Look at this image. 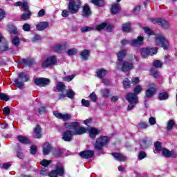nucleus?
<instances>
[{"label":"nucleus","instance_id":"ea45409f","mask_svg":"<svg viewBox=\"0 0 177 177\" xmlns=\"http://www.w3.org/2000/svg\"><path fill=\"white\" fill-rule=\"evenodd\" d=\"M91 2L96 6H103L104 5L103 0H91Z\"/></svg>","mask_w":177,"mask_h":177},{"label":"nucleus","instance_id":"dca6fc26","mask_svg":"<svg viewBox=\"0 0 177 177\" xmlns=\"http://www.w3.org/2000/svg\"><path fill=\"white\" fill-rule=\"evenodd\" d=\"M0 50L1 52H5L6 50H9V47L8 46V41L2 37L0 34Z\"/></svg>","mask_w":177,"mask_h":177},{"label":"nucleus","instance_id":"6e6d98bb","mask_svg":"<svg viewBox=\"0 0 177 177\" xmlns=\"http://www.w3.org/2000/svg\"><path fill=\"white\" fill-rule=\"evenodd\" d=\"M82 104L84 107H89L91 106V102L88 100H86L85 99L82 100Z\"/></svg>","mask_w":177,"mask_h":177},{"label":"nucleus","instance_id":"0eeeda50","mask_svg":"<svg viewBox=\"0 0 177 177\" xmlns=\"http://www.w3.org/2000/svg\"><path fill=\"white\" fill-rule=\"evenodd\" d=\"M140 55L142 57H147L149 55L153 56L157 53V48H144L140 50Z\"/></svg>","mask_w":177,"mask_h":177},{"label":"nucleus","instance_id":"4be33fe9","mask_svg":"<svg viewBox=\"0 0 177 177\" xmlns=\"http://www.w3.org/2000/svg\"><path fill=\"white\" fill-rule=\"evenodd\" d=\"M67 48V44L66 43H60L55 45L54 50L56 52H63Z\"/></svg>","mask_w":177,"mask_h":177},{"label":"nucleus","instance_id":"393cba45","mask_svg":"<svg viewBox=\"0 0 177 177\" xmlns=\"http://www.w3.org/2000/svg\"><path fill=\"white\" fill-rule=\"evenodd\" d=\"M100 95L102 97H104L105 99H107V97H110L111 91L109 88H102L100 91Z\"/></svg>","mask_w":177,"mask_h":177},{"label":"nucleus","instance_id":"e2e57ef3","mask_svg":"<svg viewBox=\"0 0 177 177\" xmlns=\"http://www.w3.org/2000/svg\"><path fill=\"white\" fill-rule=\"evenodd\" d=\"M155 149L158 151H161V142H160L158 141L156 142V143L155 144Z\"/></svg>","mask_w":177,"mask_h":177},{"label":"nucleus","instance_id":"8fccbe9b","mask_svg":"<svg viewBox=\"0 0 177 177\" xmlns=\"http://www.w3.org/2000/svg\"><path fill=\"white\" fill-rule=\"evenodd\" d=\"M89 97L93 102H97V95H96V93L95 92H93L91 94H90Z\"/></svg>","mask_w":177,"mask_h":177},{"label":"nucleus","instance_id":"de8ad7c7","mask_svg":"<svg viewBox=\"0 0 177 177\" xmlns=\"http://www.w3.org/2000/svg\"><path fill=\"white\" fill-rule=\"evenodd\" d=\"M93 30V28L90 27V26H84L82 28L81 32H89V31H92Z\"/></svg>","mask_w":177,"mask_h":177},{"label":"nucleus","instance_id":"bb28decb","mask_svg":"<svg viewBox=\"0 0 177 177\" xmlns=\"http://www.w3.org/2000/svg\"><path fill=\"white\" fill-rule=\"evenodd\" d=\"M33 136L37 139H39L42 134L41 133V127L39 125H37L33 133Z\"/></svg>","mask_w":177,"mask_h":177},{"label":"nucleus","instance_id":"7ed1b4c3","mask_svg":"<svg viewBox=\"0 0 177 177\" xmlns=\"http://www.w3.org/2000/svg\"><path fill=\"white\" fill-rule=\"evenodd\" d=\"M30 80V76L24 73H18V77L15 79V86L19 89L24 88V83Z\"/></svg>","mask_w":177,"mask_h":177},{"label":"nucleus","instance_id":"052dcab7","mask_svg":"<svg viewBox=\"0 0 177 177\" xmlns=\"http://www.w3.org/2000/svg\"><path fill=\"white\" fill-rule=\"evenodd\" d=\"M151 74L153 75V77H154V78H157V77H158V75H160V72L156 71V69H151Z\"/></svg>","mask_w":177,"mask_h":177},{"label":"nucleus","instance_id":"09e8293b","mask_svg":"<svg viewBox=\"0 0 177 177\" xmlns=\"http://www.w3.org/2000/svg\"><path fill=\"white\" fill-rule=\"evenodd\" d=\"M75 77V75H71L69 76L64 77L63 80L64 81H66V82H70V81H73L74 78Z\"/></svg>","mask_w":177,"mask_h":177},{"label":"nucleus","instance_id":"a18cd8bd","mask_svg":"<svg viewBox=\"0 0 177 177\" xmlns=\"http://www.w3.org/2000/svg\"><path fill=\"white\" fill-rule=\"evenodd\" d=\"M160 100H167L168 99V93H160L159 94Z\"/></svg>","mask_w":177,"mask_h":177},{"label":"nucleus","instance_id":"a878e982","mask_svg":"<svg viewBox=\"0 0 177 177\" xmlns=\"http://www.w3.org/2000/svg\"><path fill=\"white\" fill-rule=\"evenodd\" d=\"M52 151V146L49 143H46L43 146V153L44 156H48L49 153Z\"/></svg>","mask_w":177,"mask_h":177},{"label":"nucleus","instance_id":"e433bc0d","mask_svg":"<svg viewBox=\"0 0 177 177\" xmlns=\"http://www.w3.org/2000/svg\"><path fill=\"white\" fill-rule=\"evenodd\" d=\"M175 127V122L174 120H169L167 123V131H171Z\"/></svg>","mask_w":177,"mask_h":177},{"label":"nucleus","instance_id":"5701e85b","mask_svg":"<svg viewBox=\"0 0 177 177\" xmlns=\"http://www.w3.org/2000/svg\"><path fill=\"white\" fill-rule=\"evenodd\" d=\"M107 71L104 68H100L97 69L96 71V75L98 78H104V77H106L107 75Z\"/></svg>","mask_w":177,"mask_h":177},{"label":"nucleus","instance_id":"c756f323","mask_svg":"<svg viewBox=\"0 0 177 177\" xmlns=\"http://www.w3.org/2000/svg\"><path fill=\"white\" fill-rule=\"evenodd\" d=\"M82 15L84 17H88V16H91V9L89 8V6H88V5H85L83 7Z\"/></svg>","mask_w":177,"mask_h":177},{"label":"nucleus","instance_id":"0e129e2a","mask_svg":"<svg viewBox=\"0 0 177 177\" xmlns=\"http://www.w3.org/2000/svg\"><path fill=\"white\" fill-rule=\"evenodd\" d=\"M23 30H24V31H30L31 30V27L30 26V24H25L23 26Z\"/></svg>","mask_w":177,"mask_h":177},{"label":"nucleus","instance_id":"ddd939ff","mask_svg":"<svg viewBox=\"0 0 177 177\" xmlns=\"http://www.w3.org/2000/svg\"><path fill=\"white\" fill-rule=\"evenodd\" d=\"M157 91V87L154 83L149 84V88L145 91V95L147 97H153L154 93Z\"/></svg>","mask_w":177,"mask_h":177},{"label":"nucleus","instance_id":"680f3d73","mask_svg":"<svg viewBox=\"0 0 177 177\" xmlns=\"http://www.w3.org/2000/svg\"><path fill=\"white\" fill-rule=\"evenodd\" d=\"M144 31L148 35H153V30H151V29H150L147 27L144 28Z\"/></svg>","mask_w":177,"mask_h":177},{"label":"nucleus","instance_id":"864d4df0","mask_svg":"<svg viewBox=\"0 0 177 177\" xmlns=\"http://www.w3.org/2000/svg\"><path fill=\"white\" fill-rule=\"evenodd\" d=\"M10 34H17V29L15 26H11L8 28Z\"/></svg>","mask_w":177,"mask_h":177},{"label":"nucleus","instance_id":"f3484780","mask_svg":"<svg viewBox=\"0 0 177 177\" xmlns=\"http://www.w3.org/2000/svg\"><path fill=\"white\" fill-rule=\"evenodd\" d=\"M78 127H80V123L78 122L64 124V127L66 128V129H73V131H75V129H78Z\"/></svg>","mask_w":177,"mask_h":177},{"label":"nucleus","instance_id":"774afa93","mask_svg":"<svg viewBox=\"0 0 177 177\" xmlns=\"http://www.w3.org/2000/svg\"><path fill=\"white\" fill-rule=\"evenodd\" d=\"M57 172L55 170H53L50 174H49V176L50 177H57Z\"/></svg>","mask_w":177,"mask_h":177},{"label":"nucleus","instance_id":"9d476101","mask_svg":"<svg viewBox=\"0 0 177 177\" xmlns=\"http://www.w3.org/2000/svg\"><path fill=\"white\" fill-rule=\"evenodd\" d=\"M143 41H145V37L138 36L137 39H134L131 41L130 45H131V46H134L135 48H139V46H142V45H143Z\"/></svg>","mask_w":177,"mask_h":177},{"label":"nucleus","instance_id":"37998d69","mask_svg":"<svg viewBox=\"0 0 177 177\" xmlns=\"http://www.w3.org/2000/svg\"><path fill=\"white\" fill-rule=\"evenodd\" d=\"M77 48H71L67 50L66 53L68 55V56H73L74 55H77Z\"/></svg>","mask_w":177,"mask_h":177},{"label":"nucleus","instance_id":"aec40b11","mask_svg":"<svg viewBox=\"0 0 177 177\" xmlns=\"http://www.w3.org/2000/svg\"><path fill=\"white\" fill-rule=\"evenodd\" d=\"M36 27L38 31H44V30H46V28L49 27V23L47 21H41L37 24Z\"/></svg>","mask_w":177,"mask_h":177},{"label":"nucleus","instance_id":"603ef678","mask_svg":"<svg viewBox=\"0 0 177 177\" xmlns=\"http://www.w3.org/2000/svg\"><path fill=\"white\" fill-rule=\"evenodd\" d=\"M52 162V160H43L40 162L41 165H43V167H48L49 164Z\"/></svg>","mask_w":177,"mask_h":177},{"label":"nucleus","instance_id":"c9c22d12","mask_svg":"<svg viewBox=\"0 0 177 177\" xmlns=\"http://www.w3.org/2000/svg\"><path fill=\"white\" fill-rule=\"evenodd\" d=\"M57 89L59 92H63L66 89V85L63 82H58L57 84Z\"/></svg>","mask_w":177,"mask_h":177},{"label":"nucleus","instance_id":"a211bd4d","mask_svg":"<svg viewBox=\"0 0 177 177\" xmlns=\"http://www.w3.org/2000/svg\"><path fill=\"white\" fill-rule=\"evenodd\" d=\"M154 23H157L159 26H161L162 28H169V24L167 20L162 19H157L153 20Z\"/></svg>","mask_w":177,"mask_h":177},{"label":"nucleus","instance_id":"69168bd1","mask_svg":"<svg viewBox=\"0 0 177 177\" xmlns=\"http://www.w3.org/2000/svg\"><path fill=\"white\" fill-rule=\"evenodd\" d=\"M37 146H35V145L32 146L30 147V153L31 154H36L37 153Z\"/></svg>","mask_w":177,"mask_h":177},{"label":"nucleus","instance_id":"473e14b6","mask_svg":"<svg viewBox=\"0 0 177 177\" xmlns=\"http://www.w3.org/2000/svg\"><path fill=\"white\" fill-rule=\"evenodd\" d=\"M122 30L124 32H129L131 31V23H124L122 26Z\"/></svg>","mask_w":177,"mask_h":177},{"label":"nucleus","instance_id":"3c124183","mask_svg":"<svg viewBox=\"0 0 177 177\" xmlns=\"http://www.w3.org/2000/svg\"><path fill=\"white\" fill-rule=\"evenodd\" d=\"M22 9H24V12H30L28 10V3L27 1H24L21 6Z\"/></svg>","mask_w":177,"mask_h":177},{"label":"nucleus","instance_id":"58836bf2","mask_svg":"<svg viewBox=\"0 0 177 177\" xmlns=\"http://www.w3.org/2000/svg\"><path fill=\"white\" fill-rule=\"evenodd\" d=\"M123 87L124 89H128V88H131V82L129 81V79L126 78L123 81Z\"/></svg>","mask_w":177,"mask_h":177},{"label":"nucleus","instance_id":"49530a36","mask_svg":"<svg viewBox=\"0 0 177 177\" xmlns=\"http://www.w3.org/2000/svg\"><path fill=\"white\" fill-rule=\"evenodd\" d=\"M138 127L140 129H146L149 127V124L147 122H141L138 124Z\"/></svg>","mask_w":177,"mask_h":177},{"label":"nucleus","instance_id":"72a5a7b5","mask_svg":"<svg viewBox=\"0 0 177 177\" xmlns=\"http://www.w3.org/2000/svg\"><path fill=\"white\" fill-rule=\"evenodd\" d=\"M118 10H120V4H113L111 12L113 15H116L118 13Z\"/></svg>","mask_w":177,"mask_h":177},{"label":"nucleus","instance_id":"a19ab883","mask_svg":"<svg viewBox=\"0 0 177 177\" xmlns=\"http://www.w3.org/2000/svg\"><path fill=\"white\" fill-rule=\"evenodd\" d=\"M106 27H107V24L102 23L101 24H99L96 26V30L97 31H102V30L106 29Z\"/></svg>","mask_w":177,"mask_h":177},{"label":"nucleus","instance_id":"20e7f679","mask_svg":"<svg viewBox=\"0 0 177 177\" xmlns=\"http://www.w3.org/2000/svg\"><path fill=\"white\" fill-rule=\"evenodd\" d=\"M110 142V139L106 136H102L96 139L95 142L94 143V149L95 150H102L104 146Z\"/></svg>","mask_w":177,"mask_h":177},{"label":"nucleus","instance_id":"338daca9","mask_svg":"<svg viewBox=\"0 0 177 177\" xmlns=\"http://www.w3.org/2000/svg\"><path fill=\"white\" fill-rule=\"evenodd\" d=\"M149 123L150 124V125H156V118L151 117L149 119Z\"/></svg>","mask_w":177,"mask_h":177},{"label":"nucleus","instance_id":"39448f33","mask_svg":"<svg viewBox=\"0 0 177 177\" xmlns=\"http://www.w3.org/2000/svg\"><path fill=\"white\" fill-rule=\"evenodd\" d=\"M81 8V1L80 0H73L71 1L68 5V9L72 15L78 13V10Z\"/></svg>","mask_w":177,"mask_h":177},{"label":"nucleus","instance_id":"b1692460","mask_svg":"<svg viewBox=\"0 0 177 177\" xmlns=\"http://www.w3.org/2000/svg\"><path fill=\"white\" fill-rule=\"evenodd\" d=\"M113 157L118 161H127V156L120 153H112Z\"/></svg>","mask_w":177,"mask_h":177},{"label":"nucleus","instance_id":"423d86ee","mask_svg":"<svg viewBox=\"0 0 177 177\" xmlns=\"http://www.w3.org/2000/svg\"><path fill=\"white\" fill-rule=\"evenodd\" d=\"M57 63V58L56 56L53 55L51 57H48L46 59L44 60L41 63V66L44 68H46L48 67H50L51 66H55Z\"/></svg>","mask_w":177,"mask_h":177},{"label":"nucleus","instance_id":"7c9ffc66","mask_svg":"<svg viewBox=\"0 0 177 177\" xmlns=\"http://www.w3.org/2000/svg\"><path fill=\"white\" fill-rule=\"evenodd\" d=\"M90 51L88 50H84L80 53V56L82 60H88V57H89Z\"/></svg>","mask_w":177,"mask_h":177},{"label":"nucleus","instance_id":"5fc2aeb1","mask_svg":"<svg viewBox=\"0 0 177 177\" xmlns=\"http://www.w3.org/2000/svg\"><path fill=\"white\" fill-rule=\"evenodd\" d=\"M153 64L154 67L156 68H160L162 66V62H161V61L159 60H156L155 62H153Z\"/></svg>","mask_w":177,"mask_h":177},{"label":"nucleus","instance_id":"412c9836","mask_svg":"<svg viewBox=\"0 0 177 177\" xmlns=\"http://www.w3.org/2000/svg\"><path fill=\"white\" fill-rule=\"evenodd\" d=\"M75 95V93H74V91H73L72 89H68L66 90V95L61 94L59 95V98L64 99V97H66V96H67V97H69V99H73Z\"/></svg>","mask_w":177,"mask_h":177},{"label":"nucleus","instance_id":"4c0bfd02","mask_svg":"<svg viewBox=\"0 0 177 177\" xmlns=\"http://www.w3.org/2000/svg\"><path fill=\"white\" fill-rule=\"evenodd\" d=\"M12 44L14 46H19L20 45V38L19 37H15L12 39Z\"/></svg>","mask_w":177,"mask_h":177},{"label":"nucleus","instance_id":"2eb2a0df","mask_svg":"<svg viewBox=\"0 0 177 177\" xmlns=\"http://www.w3.org/2000/svg\"><path fill=\"white\" fill-rule=\"evenodd\" d=\"M162 156H164V157H168V158L172 157L173 158H176V157L177 156L176 151L174 150L169 151L167 148H163L162 149Z\"/></svg>","mask_w":177,"mask_h":177},{"label":"nucleus","instance_id":"4d7b16f0","mask_svg":"<svg viewBox=\"0 0 177 177\" xmlns=\"http://www.w3.org/2000/svg\"><path fill=\"white\" fill-rule=\"evenodd\" d=\"M62 151L60 149H55L53 151V155L55 157H59V156H62Z\"/></svg>","mask_w":177,"mask_h":177},{"label":"nucleus","instance_id":"f8f14e48","mask_svg":"<svg viewBox=\"0 0 177 177\" xmlns=\"http://www.w3.org/2000/svg\"><path fill=\"white\" fill-rule=\"evenodd\" d=\"M85 129L86 130V132L88 133L89 138H91V139H95V138L100 133V130L95 127H90L88 129L85 128Z\"/></svg>","mask_w":177,"mask_h":177},{"label":"nucleus","instance_id":"bf43d9fd","mask_svg":"<svg viewBox=\"0 0 177 177\" xmlns=\"http://www.w3.org/2000/svg\"><path fill=\"white\" fill-rule=\"evenodd\" d=\"M140 82V80H139L138 77H133L131 80V83L133 85H136Z\"/></svg>","mask_w":177,"mask_h":177},{"label":"nucleus","instance_id":"cd10ccee","mask_svg":"<svg viewBox=\"0 0 177 177\" xmlns=\"http://www.w3.org/2000/svg\"><path fill=\"white\" fill-rule=\"evenodd\" d=\"M55 170L57 175H59V176H63V175H64V167H63L62 164H58L56 166Z\"/></svg>","mask_w":177,"mask_h":177},{"label":"nucleus","instance_id":"9b49d317","mask_svg":"<svg viewBox=\"0 0 177 177\" xmlns=\"http://www.w3.org/2000/svg\"><path fill=\"white\" fill-rule=\"evenodd\" d=\"M55 117L57 118H59V120H62V121H69V120H71L72 116L70 113H60L57 111H55L53 113Z\"/></svg>","mask_w":177,"mask_h":177},{"label":"nucleus","instance_id":"6ab92c4d","mask_svg":"<svg viewBox=\"0 0 177 177\" xmlns=\"http://www.w3.org/2000/svg\"><path fill=\"white\" fill-rule=\"evenodd\" d=\"M93 154V151H83L79 153V156L82 157V158H92Z\"/></svg>","mask_w":177,"mask_h":177},{"label":"nucleus","instance_id":"4468645a","mask_svg":"<svg viewBox=\"0 0 177 177\" xmlns=\"http://www.w3.org/2000/svg\"><path fill=\"white\" fill-rule=\"evenodd\" d=\"M126 100H128L129 103H139L138 95L136 93H128L125 95Z\"/></svg>","mask_w":177,"mask_h":177},{"label":"nucleus","instance_id":"c03bdc74","mask_svg":"<svg viewBox=\"0 0 177 177\" xmlns=\"http://www.w3.org/2000/svg\"><path fill=\"white\" fill-rule=\"evenodd\" d=\"M9 99H10L9 97V95L5 94V93H0V100H3L4 102H8V100H9Z\"/></svg>","mask_w":177,"mask_h":177},{"label":"nucleus","instance_id":"c85d7f7f","mask_svg":"<svg viewBox=\"0 0 177 177\" xmlns=\"http://www.w3.org/2000/svg\"><path fill=\"white\" fill-rule=\"evenodd\" d=\"M17 138L19 143H22L24 145H28V143H30V140L27 137L18 136Z\"/></svg>","mask_w":177,"mask_h":177},{"label":"nucleus","instance_id":"79ce46f5","mask_svg":"<svg viewBox=\"0 0 177 177\" xmlns=\"http://www.w3.org/2000/svg\"><path fill=\"white\" fill-rule=\"evenodd\" d=\"M142 91H143V88L142 87V86L140 85H137L135 88H134V93L138 95H139V93H140V92H142Z\"/></svg>","mask_w":177,"mask_h":177},{"label":"nucleus","instance_id":"6e6552de","mask_svg":"<svg viewBox=\"0 0 177 177\" xmlns=\"http://www.w3.org/2000/svg\"><path fill=\"white\" fill-rule=\"evenodd\" d=\"M155 42L156 45H158L161 48L164 49H167L168 46V41L165 39V37L162 36H158L156 37Z\"/></svg>","mask_w":177,"mask_h":177},{"label":"nucleus","instance_id":"2f4dec72","mask_svg":"<svg viewBox=\"0 0 177 177\" xmlns=\"http://www.w3.org/2000/svg\"><path fill=\"white\" fill-rule=\"evenodd\" d=\"M140 146L141 147V149H147L150 146V141L147 139H143L140 142Z\"/></svg>","mask_w":177,"mask_h":177},{"label":"nucleus","instance_id":"13d9d810","mask_svg":"<svg viewBox=\"0 0 177 177\" xmlns=\"http://www.w3.org/2000/svg\"><path fill=\"white\" fill-rule=\"evenodd\" d=\"M146 152L145 151H141L138 154V160H143V158H146Z\"/></svg>","mask_w":177,"mask_h":177},{"label":"nucleus","instance_id":"1a4fd4ad","mask_svg":"<svg viewBox=\"0 0 177 177\" xmlns=\"http://www.w3.org/2000/svg\"><path fill=\"white\" fill-rule=\"evenodd\" d=\"M34 83L38 86H46V85L50 84V80L45 77H37L35 80Z\"/></svg>","mask_w":177,"mask_h":177},{"label":"nucleus","instance_id":"f257e3e1","mask_svg":"<svg viewBox=\"0 0 177 177\" xmlns=\"http://www.w3.org/2000/svg\"><path fill=\"white\" fill-rule=\"evenodd\" d=\"M126 55L127 51L125 50H122L118 53V59L120 62L117 64V68L122 70V71H129V70H132V67H133L132 63L127 61L122 62V59L125 57Z\"/></svg>","mask_w":177,"mask_h":177},{"label":"nucleus","instance_id":"f704fd0d","mask_svg":"<svg viewBox=\"0 0 177 177\" xmlns=\"http://www.w3.org/2000/svg\"><path fill=\"white\" fill-rule=\"evenodd\" d=\"M30 17H31V12L30 11L25 12L21 16V19H22V20H28V19H30Z\"/></svg>","mask_w":177,"mask_h":177},{"label":"nucleus","instance_id":"f03ea898","mask_svg":"<svg viewBox=\"0 0 177 177\" xmlns=\"http://www.w3.org/2000/svg\"><path fill=\"white\" fill-rule=\"evenodd\" d=\"M84 133H86V130L83 127H78V129H75V131L68 129L63 133L62 140H64V142H71L73 140V136L84 135Z\"/></svg>","mask_w":177,"mask_h":177}]
</instances>
